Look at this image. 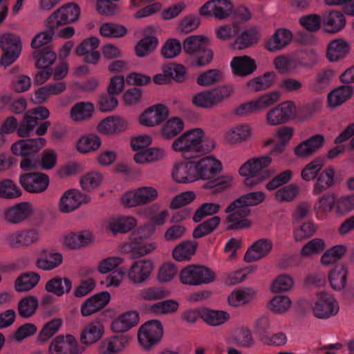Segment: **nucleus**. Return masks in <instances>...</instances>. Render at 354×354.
I'll return each mask as SVG.
<instances>
[{"instance_id": "412c9836", "label": "nucleus", "mask_w": 354, "mask_h": 354, "mask_svg": "<svg viewBox=\"0 0 354 354\" xmlns=\"http://www.w3.org/2000/svg\"><path fill=\"white\" fill-rule=\"evenodd\" d=\"M153 270V263L149 259L135 261L128 270L129 280L134 284L145 282L149 277Z\"/></svg>"}, {"instance_id": "423d86ee", "label": "nucleus", "mask_w": 354, "mask_h": 354, "mask_svg": "<svg viewBox=\"0 0 354 354\" xmlns=\"http://www.w3.org/2000/svg\"><path fill=\"white\" fill-rule=\"evenodd\" d=\"M215 279V273L204 266L189 265L180 273V280L183 284L198 286L209 283Z\"/></svg>"}, {"instance_id": "f257e3e1", "label": "nucleus", "mask_w": 354, "mask_h": 354, "mask_svg": "<svg viewBox=\"0 0 354 354\" xmlns=\"http://www.w3.org/2000/svg\"><path fill=\"white\" fill-rule=\"evenodd\" d=\"M50 112L46 107L38 106L26 111L19 123L14 116L8 117L1 124L0 130L5 133H12L17 131L19 137L26 138L30 136L37 127L36 134L43 136L50 126V122L45 121L39 123V121L48 118Z\"/></svg>"}, {"instance_id": "e433bc0d", "label": "nucleus", "mask_w": 354, "mask_h": 354, "mask_svg": "<svg viewBox=\"0 0 354 354\" xmlns=\"http://www.w3.org/2000/svg\"><path fill=\"white\" fill-rule=\"evenodd\" d=\"M72 289V281L67 277L55 276L48 280L45 286V290L57 297L71 292Z\"/></svg>"}, {"instance_id": "09e8293b", "label": "nucleus", "mask_w": 354, "mask_h": 354, "mask_svg": "<svg viewBox=\"0 0 354 354\" xmlns=\"http://www.w3.org/2000/svg\"><path fill=\"white\" fill-rule=\"evenodd\" d=\"M221 219L214 216L198 225L194 230L192 236L194 239H200L213 232L219 225Z\"/></svg>"}, {"instance_id": "e2e57ef3", "label": "nucleus", "mask_w": 354, "mask_h": 354, "mask_svg": "<svg viewBox=\"0 0 354 354\" xmlns=\"http://www.w3.org/2000/svg\"><path fill=\"white\" fill-rule=\"evenodd\" d=\"M93 106L89 102L75 104L71 110V116L75 121H82L91 117Z\"/></svg>"}, {"instance_id": "aec40b11", "label": "nucleus", "mask_w": 354, "mask_h": 354, "mask_svg": "<svg viewBox=\"0 0 354 354\" xmlns=\"http://www.w3.org/2000/svg\"><path fill=\"white\" fill-rule=\"evenodd\" d=\"M90 197L77 189H69L61 197L59 209L63 213H68L76 209L82 203H88Z\"/></svg>"}, {"instance_id": "39448f33", "label": "nucleus", "mask_w": 354, "mask_h": 354, "mask_svg": "<svg viewBox=\"0 0 354 354\" xmlns=\"http://www.w3.org/2000/svg\"><path fill=\"white\" fill-rule=\"evenodd\" d=\"M266 157L254 158L246 161L239 170L245 177L243 183L250 189L255 188L266 180Z\"/></svg>"}, {"instance_id": "2eb2a0df", "label": "nucleus", "mask_w": 354, "mask_h": 354, "mask_svg": "<svg viewBox=\"0 0 354 354\" xmlns=\"http://www.w3.org/2000/svg\"><path fill=\"white\" fill-rule=\"evenodd\" d=\"M339 182L337 168L333 165H328L319 174L313 185L312 193L319 196L324 192L333 187Z\"/></svg>"}, {"instance_id": "603ef678", "label": "nucleus", "mask_w": 354, "mask_h": 354, "mask_svg": "<svg viewBox=\"0 0 354 354\" xmlns=\"http://www.w3.org/2000/svg\"><path fill=\"white\" fill-rule=\"evenodd\" d=\"M293 134L294 129L291 127L286 126L279 129L273 138V142L275 143L273 151L281 153L288 144Z\"/></svg>"}, {"instance_id": "ddd939ff", "label": "nucleus", "mask_w": 354, "mask_h": 354, "mask_svg": "<svg viewBox=\"0 0 354 354\" xmlns=\"http://www.w3.org/2000/svg\"><path fill=\"white\" fill-rule=\"evenodd\" d=\"M324 143L325 137L322 134H315L297 144L293 148V153L299 159H307L322 149Z\"/></svg>"}, {"instance_id": "a19ab883", "label": "nucleus", "mask_w": 354, "mask_h": 354, "mask_svg": "<svg viewBox=\"0 0 354 354\" xmlns=\"http://www.w3.org/2000/svg\"><path fill=\"white\" fill-rule=\"evenodd\" d=\"M40 276L34 272H25L19 276L15 281V289L17 292H26L39 283Z\"/></svg>"}, {"instance_id": "c9c22d12", "label": "nucleus", "mask_w": 354, "mask_h": 354, "mask_svg": "<svg viewBox=\"0 0 354 354\" xmlns=\"http://www.w3.org/2000/svg\"><path fill=\"white\" fill-rule=\"evenodd\" d=\"M353 94V86L349 85L338 86L328 94V106L333 109L336 108L345 102Z\"/></svg>"}, {"instance_id": "de8ad7c7", "label": "nucleus", "mask_w": 354, "mask_h": 354, "mask_svg": "<svg viewBox=\"0 0 354 354\" xmlns=\"http://www.w3.org/2000/svg\"><path fill=\"white\" fill-rule=\"evenodd\" d=\"M251 136L250 127L247 124L239 125L230 129L225 135L226 140L231 144L239 143Z\"/></svg>"}, {"instance_id": "c03bdc74", "label": "nucleus", "mask_w": 354, "mask_h": 354, "mask_svg": "<svg viewBox=\"0 0 354 354\" xmlns=\"http://www.w3.org/2000/svg\"><path fill=\"white\" fill-rule=\"evenodd\" d=\"M295 284V279L290 274L283 273L272 280L270 288L273 293L287 292L294 288Z\"/></svg>"}, {"instance_id": "0eeeda50", "label": "nucleus", "mask_w": 354, "mask_h": 354, "mask_svg": "<svg viewBox=\"0 0 354 354\" xmlns=\"http://www.w3.org/2000/svg\"><path fill=\"white\" fill-rule=\"evenodd\" d=\"M144 232V229L138 230L133 234L131 241L123 246L124 250L129 254L131 259H138L149 254L157 248L156 243L149 241Z\"/></svg>"}, {"instance_id": "ea45409f", "label": "nucleus", "mask_w": 354, "mask_h": 354, "mask_svg": "<svg viewBox=\"0 0 354 354\" xmlns=\"http://www.w3.org/2000/svg\"><path fill=\"white\" fill-rule=\"evenodd\" d=\"M199 315L205 323L212 326L222 325L230 319L229 314L223 310L203 308L199 311Z\"/></svg>"}, {"instance_id": "4c0bfd02", "label": "nucleus", "mask_w": 354, "mask_h": 354, "mask_svg": "<svg viewBox=\"0 0 354 354\" xmlns=\"http://www.w3.org/2000/svg\"><path fill=\"white\" fill-rule=\"evenodd\" d=\"M259 39V33L254 27L247 28L238 35L234 42L232 47L234 49L243 50L248 48L257 44Z\"/></svg>"}, {"instance_id": "b1692460", "label": "nucleus", "mask_w": 354, "mask_h": 354, "mask_svg": "<svg viewBox=\"0 0 354 354\" xmlns=\"http://www.w3.org/2000/svg\"><path fill=\"white\" fill-rule=\"evenodd\" d=\"M350 44L342 37L331 40L326 48V58L330 62H337L344 59L349 53Z\"/></svg>"}, {"instance_id": "8fccbe9b", "label": "nucleus", "mask_w": 354, "mask_h": 354, "mask_svg": "<svg viewBox=\"0 0 354 354\" xmlns=\"http://www.w3.org/2000/svg\"><path fill=\"white\" fill-rule=\"evenodd\" d=\"M336 198L335 194H326L319 197L314 205L315 212L317 214H328L335 209Z\"/></svg>"}, {"instance_id": "bf43d9fd", "label": "nucleus", "mask_w": 354, "mask_h": 354, "mask_svg": "<svg viewBox=\"0 0 354 354\" xmlns=\"http://www.w3.org/2000/svg\"><path fill=\"white\" fill-rule=\"evenodd\" d=\"M38 305V300L35 296L26 297L18 303L19 315L21 317L28 318L35 314Z\"/></svg>"}, {"instance_id": "2f4dec72", "label": "nucleus", "mask_w": 354, "mask_h": 354, "mask_svg": "<svg viewBox=\"0 0 354 354\" xmlns=\"http://www.w3.org/2000/svg\"><path fill=\"white\" fill-rule=\"evenodd\" d=\"M292 33L286 28H279L267 42V50L270 51L281 50L288 46L292 41Z\"/></svg>"}, {"instance_id": "9b49d317", "label": "nucleus", "mask_w": 354, "mask_h": 354, "mask_svg": "<svg viewBox=\"0 0 354 354\" xmlns=\"http://www.w3.org/2000/svg\"><path fill=\"white\" fill-rule=\"evenodd\" d=\"M78 343L70 334L59 335L50 342L47 354H78Z\"/></svg>"}, {"instance_id": "20e7f679", "label": "nucleus", "mask_w": 354, "mask_h": 354, "mask_svg": "<svg viewBox=\"0 0 354 354\" xmlns=\"http://www.w3.org/2000/svg\"><path fill=\"white\" fill-rule=\"evenodd\" d=\"M309 311L317 319L327 320L339 312V304L330 292L322 291L315 294L308 301Z\"/></svg>"}, {"instance_id": "393cba45", "label": "nucleus", "mask_w": 354, "mask_h": 354, "mask_svg": "<svg viewBox=\"0 0 354 354\" xmlns=\"http://www.w3.org/2000/svg\"><path fill=\"white\" fill-rule=\"evenodd\" d=\"M104 333V326L99 319L87 324L80 333V342L85 345H91L100 340Z\"/></svg>"}, {"instance_id": "37998d69", "label": "nucleus", "mask_w": 354, "mask_h": 354, "mask_svg": "<svg viewBox=\"0 0 354 354\" xmlns=\"http://www.w3.org/2000/svg\"><path fill=\"white\" fill-rule=\"evenodd\" d=\"M183 45V50L186 53L194 55L209 46V40L203 35H192L184 40Z\"/></svg>"}, {"instance_id": "4d7b16f0", "label": "nucleus", "mask_w": 354, "mask_h": 354, "mask_svg": "<svg viewBox=\"0 0 354 354\" xmlns=\"http://www.w3.org/2000/svg\"><path fill=\"white\" fill-rule=\"evenodd\" d=\"M62 261V254L59 252L49 253L38 258L36 261V266L43 270H50L61 265Z\"/></svg>"}, {"instance_id": "338daca9", "label": "nucleus", "mask_w": 354, "mask_h": 354, "mask_svg": "<svg viewBox=\"0 0 354 354\" xmlns=\"http://www.w3.org/2000/svg\"><path fill=\"white\" fill-rule=\"evenodd\" d=\"M266 254V240L259 239L254 242L247 250L244 261L251 263L263 258Z\"/></svg>"}, {"instance_id": "69168bd1", "label": "nucleus", "mask_w": 354, "mask_h": 354, "mask_svg": "<svg viewBox=\"0 0 354 354\" xmlns=\"http://www.w3.org/2000/svg\"><path fill=\"white\" fill-rule=\"evenodd\" d=\"M255 295V292L251 289L236 290L228 296V302L230 306H239L248 303Z\"/></svg>"}, {"instance_id": "473e14b6", "label": "nucleus", "mask_w": 354, "mask_h": 354, "mask_svg": "<svg viewBox=\"0 0 354 354\" xmlns=\"http://www.w3.org/2000/svg\"><path fill=\"white\" fill-rule=\"evenodd\" d=\"M129 343L126 335L113 336L101 342L99 351L100 354H115L121 352Z\"/></svg>"}, {"instance_id": "6e6552de", "label": "nucleus", "mask_w": 354, "mask_h": 354, "mask_svg": "<svg viewBox=\"0 0 354 354\" xmlns=\"http://www.w3.org/2000/svg\"><path fill=\"white\" fill-rule=\"evenodd\" d=\"M163 335V326L160 322L153 319L142 324L138 331L140 345L145 350L151 349L156 345Z\"/></svg>"}, {"instance_id": "a211bd4d", "label": "nucleus", "mask_w": 354, "mask_h": 354, "mask_svg": "<svg viewBox=\"0 0 354 354\" xmlns=\"http://www.w3.org/2000/svg\"><path fill=\"white\" fill-rule=\"evenodd\" d=\"M80 14V8L78 5L75 3H71L57 9L48 19L58 28L60 26L77 21Z\"/></svg>"}, {"instance_id": "49530a36", "label": "nucleus", "mask_w": 354, "mask_h": 354, "mask_svg": "<svg viewBox=\"0 0 354 354\" xmlns=\"http://www.w3.org/2000/svg\"><path fill=\"white\" fill-rule=\"evenodd\" d=\"M323 167L324 163L319 158L311 160L301 169V178L305 182L315 181Z\"/></svg>"}, {"instance_id": "3c124183", "label": "nucleus", "mask_w": 354, "mask_h": 354, "mask_svg": "<svg viewBox=\"0 0 354 354\" xmlns=\"http://www.w3.org/2000/svg\"><path fill=\"white\" fill-rule=\"evenodd\" d=\"M292 299L287 295H279L274 297L269 302V309L277 315H283L290 310Z\"/></svg>"}, {"instance_id": "5701e85b", "label": "nucleus", "mask_w": 354, "mask_h": 354, "mask_svg": "<svg viewBox=\"0 0 354 354\" xmlns=\"http://www.w3.org/2000/svg\"><path fill=\"white\" fill-rule=\"evenodd\" d=\"M169 115L166 106L158 104L148 108L140 116V123L147 127H154L162 122Z\"/></svg>"}, {"instance_id": "5fc2aeb1", "label": "nucleus", "mask_w": 354, "mask_h": 354, "mask_svg": "<svg viewBox=\"0 0 354 354\" xmlns=\"http://www.w3.org/2000/svg\"><path fill=\"white\" fill-rule=\"evenodd\" d=\"M62 325L61 318H55L46 322L39 331L37 339V342L44 343L55 335Z\"/></svg>"}, {"instance_id": "a878e982", "label": "nucleus", "mask_w": 354, "mask_h": 354, "mask_svg": "<svg viewBox=\"0 0 354 354\" xmlns=\"http://www.w3.org/2000/svg\"><path fill=\"white\" fill-rule=\"evenodd\" d=\"M32 214V206L28 202L16 204L3 211L6 221L13 224L19 223L26 220Z\"/></svg>"}, {"instance_id": "6e6d98bb", "label": "nucleus", "mask_w": 354, "mask_h": 354, "mask_svg": "<svg viewBox=\"0 0 354 354\" xmlns=\"http://www.w3.org/2000/svg\"><path fill=\"white\" fill-rule=\"evenodd\" d=\"M223 73L221 70L209 69L200 74L196 80L197 84L202 86H209L222 82Z\"/></svg>"}, {"instance_id": "7ed1b4c3", "label": "nucleus", "mask_w": 354, "mask_h": 354, "mask_svg": "<svg viewBox=\"0 0 354 354\" xmlns=\"http://www.w3.org/2000/svg\"><path fill=\"white\" fill-rule=\"evenodd\" d=\"M212 139H205L204 131L199 128L186 131L172 143V149L182 156L191 160L208 153L215 148Z\"/></svg>"}, {"instance_id": "f8f14e48", "label": "nucleus", "mask_w": 354, "mask_h": 354, "mask_svg": "<svg viewBox=\"0 0 354 354\" xmlns=\"http://www.w3.org/2000/svg\"><path fill=\"white\" fill-rule=\"evenodd\" d=\"M233 5L229 0H210L199 10L202 16H211L217 19H225L232 13Z\"/></svg>"}, {"instance_id": "4468645a", "label": "nucleus", "mask_w": 354, "mask_h": 354, "mask_svg": "<svg viewBox=\"0 0 354 354\" xmlns=\"http://www.w3.org/2000/svg\"><path fill=\"white\" fill-rule=\"evenodd\" d=\"M198 179L209 180L214 178L223 169L221 162L212 156H206L193 162Z\"/></svg>"}, {"instance_id": "6ab92c4d", "label": "nucleus", "mask_w": 354, "mask_h": 354, "mask_svg": "<svg viewBox=\"0 0 354 354\" xmlns=\"http://www.w3.org/2000/svg\"><path fill=\"white\" fill-rule=\"evenodd\" d=\"M297 114L295 104L286 101L272 109L267 115V121L271 124L285 123L292 119Z\"/></svg>"}, {"instance_id": "13d9d810", "label": "nucleus", "mask_w": 354, "mask_h": 354, "mask_svg": "<svg viewBox=\"0 0 354 354\" xmlns=\"http://www.w3.org/2000/svg\"><path fill=\"white\" fill-rule=\"evenodd\" d=\"M32 57L36 59L35 66L38 68L44 69L52 65L57 58L55 52L46 48L41 50H35Z\"/></svg>"}, {"instance_id": "680f3d73", "label": "nucleus", "mask_w": 354, "mask_h": 354, "mask_svg": "<svg viewBox=\"0 0 354 354\" xmlns=\"http://www.w3.org/2000/svg\"><path fill=\"white\" fill-rule=\"evenodd\" d=\"M184 128V123L179 118H172L169 119L162 126L161 133L166 139H171L179 134Z\"/></svg>"}, {"instance_id": "dca6fc26", "label": "nucleus", "mask_w": 354, "mask_h": 354, "mask_svg": "<svg viewBox=\"0 0 354 354\" xmlns=\"http://www.w3.org/2000/svg\"><path fill=\"white\" fill-rule=\"evenodd\" d=\"M322 29L328 34H335L343 30L346 26L344 15L337 10H328L321 16Z\"/></svg>"}, {"instance_id": "774afa93", "label": "nucleus", "mask_w": 354, "mask_h": 354, "mask_svg": "<svg viewBox=\"0 0 354 354\" xmlns=\"http://www.w3.org/2000/svg\"><path fill=\"white\" fill-rule=\"evenodd\" d=\"M354 210V194H345L336 201L335 212L344 216Z\"/></svg>"}, {"instance_id": "052dcab7", "label": "nucleus", "mask_w": 354, "mask_h": 354, "mask_svg": "<svg viewBox=\"0 0 354 354\" xmlns=\"http://www.w3.org/2000/svg\"><path fill=\"white\" fill-rule=\"evenodd\" d=\"M101 145V140L99 136L94 134H88L82 136L77 144V150L81 153H88L96 151Z\"/></svg>"}, {"instance_id": "f3484780", "label": "nucleus", "mask_w": 354, "mask_h": 354, "mask_svg": "<svg viewBox=\"0 0 354 354\" xmlns=\"http://www.w3.org/2000/svg\"><path fill=\"white\" fill-rule=\"evenodd\" d=\"M100 45L97 37L92 36L84 39L75 48V53L78 56H84V62L88 64L95 65L98 63L101 54L95 50Z\"/></svg>"}, {"instance_id": "7c9ffc66", "label": "nucleus", "mask_w": 354, "mask_h": 354, "mask_svg": "<svg viewBox=\"0 0 354 354\" xmlns=\"http://www.w3.org/2000/svg\"><path fill=\"white\" fill-rule=\"evenodd\" d=\"M138 322V313L136 310L129 311L112 322L111 329L115 333H124L136 326Z\"/></svg>"}, {"instance_id": "9d476101", "label": "nucleus", "mask_w": 354, "mask_h": 354, "mask_svg": "<svg viewBox=\"0 0 354 354\" xmlns=\"http://www.w3.org/2000/svg\"><path fill=\"white\" fill-rule=\"evenodd\" d=\"M21 186L28 193L40 194L44 192L50 184V178L41 172L23 174L19 177Z\"/></svg>"}, {"instance_id": "cd10ccee", "label": "nucleus", "mask_w": 354, "mask_h": 354, "mask_svg": "<svg viewBox=\"0 0 354 354\" xmlns=\"http://www.w3.org/2000/svg\"><path fill=\"white\" fill-rule=\"evenodd\" d=\"M128 127L127 121L119 116H109L97 125V130L104 135H115L124 131Z\"/></svg>"}, {"instance_id": "1a4fd4ad", "label": "nucleus", "mask_w": 354, "mask_h": 354, "mask_svg": "<svg viewBox=\"0 0 354 354\" xmlns=\"http://www.w3.org/2000/svg\"><path fill=\"white\" fill-rule=\"evenodd\" d=\"M158 196L156 189L153 187H142L126 193L122 201L127 207L145 205L154 201Z\"/></svg>"}, {"instance_id": "f704fd0d", "label": "nucleus", "mask_w": 354, "mask_h": 354, "mask_svg": "<svg viewBox=\"0 0 354 354\" xmlns=\"http://www.w3.org/2000/svg\"><path fill=\"white\" fill-rule=\"evenodd\" d=\"M94 240L93 234L89 231L77 233H69L64 238V245L72 250H77L91 244Z\"/></svg>"}, {"instance_id": "c756f323", "label": "nucleus", "mask_w": 354, "mask_h": 354, "mask_svg": "<svg viewBox=\"0 0 354 354\" xmlns=\"http://www.w3.org/2000/svg\"><path fill=\"white\" fill-rule=\"evenodd\" d=\"M348 268L345 263L337 264L328 272V281L331 288L335 291L343 290L348 281Z\"/></svg>"}, {"instance_id": "0e129e2a", "label": "nucleus", "mask_w": 354, "mask_h": 354, "mask_svg": "<svg viewBox=\"0 0 354 354\" xmlns=\"http://www.w3.org/2000/svg\"><path fill=\"white\" fill-rule=\"evenodd\" d=\"M326 247L324 239L315 238L307 242L301 249L300 254L304 258L312 257L322 252Z\"/></svg>"}, {"instance_id": "f03ea898", "label": "nucleus", "mask_w": 354, "mask_h": 354, "mask_svg": "<svg viewBox=\"0 0 354 354\" xmlns=\"http://www.w3.org/2000/svg\"><path fill=\"white\" fill-rule=\"evenodd\" d=\"M266 195L263 192H252L243 194L232 202L225 208L227 216L224 220L227 230H241L250 228L252 221L248 216L250 206H255L262 203Z\"/></svg>"}, {"instance_id": "864d4df0", "label": "nucleus", "mask_w": 354, "mask_h": 354, "mask_svg": "<svg viewBox=\"0 0 354 354\" xmlns=\"http://www.w3.org/2000/svg\"><path fill=\"white\" fill-rule=\"evenodd\" d=\"M221 208L219 203H203L195 211L192 220L197 223L207 216H214Z\"/></svg>"}, {"instance_id": "a18cd8bd", "label": "nucleus", "mask_w": 354, "mask_h": 354, "mask_svg": "<svg viewBox=\"0 0 354 354\" xmlns=\"http://www.w3.org/2000/svg\"><path fill=\"white\" fill-rule=\"evenodd\" d=\"M47 30L37 33L32 39L30 46L34 49H38L41 46L49 44L55 35L57 28L54 25L48 18L46 21Z\"/></svg>"}, {"instance_id": "72a5a7b5", "label": "nucleus", "mask_w": 354, "mask_h": 354, "mask_svg": "<svg viewBox=\"0 0 354 354\" xmlns=\"http://www.w3.org/2000/svg\"><path fill=\"white\" fill-rule=\"evenodd\" d=\"M173 179L177 183H187L197 180L193 163H178L171 171Z\"/></svg>"}, {"instance_id": "bb28decb", "label": "nucleus", "mask_w": 354, "mask_h": 354, "mask_svg": "<svg viewBox=\"0 0 354 354\" xmlns=\"http://www.w3.org/2000/svg\"><path fill=\"white\" fill-rule=\"evenodd\" d=\"M230 66L233 74L239 77H246L252 74L257 68L256 62L248 55L234 57Z\"/></svg>"}, {"instance_id": "58836bf2", "label": "nucleus", "mask_w": 354, "mask_h": 354, "mask_svg": "<svg viewBox=\"0 0 354 354\" xmlns=\"http://www.w3.org/2000/svg\"><path fill=\"white\" fill-rule=\"evenodd\" d=\"M198 243L193 241H183L172 250V257L177 261H189L195 254Z\"/></svg>"}, {"instance_id": "79ce46f5", "label": "nucleus", "mask_w": 354, "mask_h": 354, "mask_svg": "<svg viewBox=\"0 0 354 354\" xmlns=\"http://www.w3.org/2000/svg\"><path fill=\"white\" fill-rule=\"evenodd\" d=\"M347 252L345 245H335L326 250L321 257L320 263L325 266L336 263L342 259Z\"/></svg>"}, {"instance_id": "4be33fe9", "label": "nucleus", "mask_w": 354, "mask_h": 354, "mask_svg": "<svg viewBox=\"0 0 354 354\" xmlns=\"http://www.w3.org/2000/svg\"><path fill=\"white\" fill-rule=\"evenodd\" d=\"M46 143L44 138L22 139L13 143L11 150L15 155L25 157L39 152Z\"/></svg>"}, {"instance_id": "c85d7f7f", "label": "nucleus", "mask_w": 354, "mask_h": 354, "mask_svg": "<svg viewBox=\"0 0 354 354\" xmlns=\"http://www.w3.org/2000/svg\"><path fill=\"white\" fill-rule=\"evenodd\" d=\"M110 295L107 292H102L87 299L82 305L81 313L87 317L103 308L109 301Z\"/></svg>"}]
</instances>
